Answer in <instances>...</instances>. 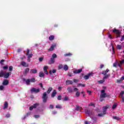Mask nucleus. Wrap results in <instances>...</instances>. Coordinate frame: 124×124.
I'll use <instances>...</instances> for the list:
<instances>
[{
	"label": "nucleus",
	"instance_id": "f257e3e1",
	"mask_svg": "<svg viewBox=\"0 0 124 124\" xmlns=\"http://www.w3.org/2000/svg\"><path fill=\"white\" fill-rule=\"evenodd\" d=\"M105 97H107V94L105 93V90H103L101 91V94L100 96V101H103V98H105Z\"/></svg>",
	"mask_w": 124,
	"mask_h": 124
},
{
	"label": "nucleus",
	"instance_id": "f03ea898",
	"mask_svg": "<svg viewBox=\"0 0 124 124\" xmlns=\"http://www.w3.org/2000/svg\"><path fill=\"white\" fill-rule=\"evenodd\" d=\"M108 108H109V106H106V107H104L103 108V110L104 111L103 113H100L98 114V116L99 117H103V116H104V115H105V114H106V110H107V109H108Z\"/></svg>",
	"mask_w": 124,
	"mask_h": 124
},
{
	"label": "nucleus",
	"instance_id": "7ed1b4c3",
	"mask_svg": "<svg viewBox=\"0 0 124 124\" xmlns=\"http://www.w3.org/2000/svg\"><path fill=\"white\" fill-rule=\"evenodd\" d=\"M30 54V49H27V52L26 53L27 56H28V62H31V58L32 57V54Z\"/></svg>",
	"mask_w": 124,
	"mask_h": 124
},
{
	"label": "nucleus",
	"instance_id": "20e7f679",
	"mask_svg": "<svg viewBox=\"0 0 124 124\" xmlns=\"http://www.w3.org/2000/svg\"><path fill=\"white\" fill-rule=\"evenodd\" d=\"M47 98H48V97H47V93L46 92H45L43 94V102H46L47 101Z\"/></svg>",
	"mask_w": 124,
	"mask_h": 124
},
{
	"label": "nucleus",
	"instance_id": "39448f33",
	"mask_svg": "<svg viewBox=\"0 0 124 124\" xmlns=\"http://www.w3.org/2000/svg\"><path fill=\"white\" fill-rule=\"evenodd\" d=\"M40 90L39 89L32 88L31 91V93H39Z\"/></svg>",
	"mask_w": 124,
	"mask_h": 124
},
{
	"label": "nucleus",
	"instance_id": "423d86ee",
	"mask_svg": "<svg viewBox=\"0 0 124 124\" xmlns=\"http://www.w3.org/2000/svg\"><path fill=\"white\" fill-rule=\"evenodd\" d=\"M21 64L22 66H25V67H28V66H29V64L24 61L21 62Z\"/></svg>",
	"mask_w": 124,
	"mask_h": 124
},
{
	"label": "nucleus",
	"instance_id": "0eeeda50",
	"mask_svg": "<svg viewBox=\"0 0 124 124\" xmlns=\"http://www.w3.org/2000/svg\"><path fill=\"white\" fill-rule=\"evenodd\" d=\"M38 106V104H35L33 105V106H32L30 107V111H31L33 108H36Z\"/></svg>",
	"mask_w": 124,
	"mask_h": 124
},
{
	"label": "nucleus",
	"instance_id": "6e6552de",
	"mask_svg": "<svg viewBox=\"0 0 124 124\" xmlns=\"http://www.w3.org/2000/svg\"><path fill=\"white\" fill-rule=\"evenodd\" d=\"M9 83V81L7 79H4L3 81L2 85L3 86H7V85Z\"/></svg>",
	"mask_w": 124,
	"mask_h": 124
},
{
	"label": "nucleus",
	"instance_id": "1a4fd4ad",
	"mask_svg": "<svg viewBox=\"0 0 124 124\" xmlns=\"http://www.w3.org/2000/svg\"><path fill=\"white\" fill-rule=\"evenodd\" d=\"M82 69H79L78 70H76L75 71H74V73L75 74H78L79 73H81L82 72Z\"/></svg>",
	"mask_w": 124,
	"mask_h": 124
},
{
	"label": "nucleus",
	"instance_id": "9d476101",
	"mask_svg": "<svg viewBox=\"0 0 124 124\" xmlns=\"http://www.w3.org/2000/svg\"><path fill=\"white\" fill-rule=\"evenodd\" d=\"M93 74V73H89L88 75H86L84 77V78L85 79V80H88L89 79V78H90V76H91V75H92Z\"/></svg>",
	"mask_w": 124,
	"mask_h": 124
},
{
	"label": "nucleus",
	"instance_id": "9b49d317",
	"mask_svg": "<svg viewBox=\"0 0 124 124\" xmlns=\"http://www.w3.org/2000/svg\"><path fill=\"white\" fill-rule=\"evenodd\" d=\"M85 114H86V115H87V116H91L92 115V111H91L88 109H86L85 110Z\"/></svg>",
	"mask_w": 124,
	"mask_h": 124
},
{
	"label": "nucleus",
	"instance_id": "f8f14e48",
	"mask_svg": "<svg viewBox=\"0 0 124 124\" xmlns=\"http://www.w3.org/2000/svg\"><path fill=\"white\" fill-rule=\"evenodd\" d=\"M113 32H115L118 36H120V31L114 29L112 31Z\"/></svg>",
	"mask_w": 124,
	"mask_h": 124
},
{
	"label": "nucleus",
	"instance_id": "ddd939ff",
	"mask_svg": "<svg viewBox=\"0 0 124 124\" xmlns=\"http://www.w3.org/2000/svg\"><path fill=\"white\" fill-rule=\"evenodd\" d=\"M56 46H57V45L56 44L52 45L51 46L50 48L49 49L48 51H53V50H54V47H56Z\"/></svg>",
	"mask_w": 124,
	"mask_h": 124
},
{
	"label": "nucleus",
	"instance_id": "4468645a",
	"mask_svg": "<svg viewBox=\"0 0 124 124\" xmlns=\"http://www.w3.org/2000/svg\"><path fill=\"white\" fill-rule=\"evenodd\" d=\"M10 74H11V72L6 73L4 75V78H8V77H9V75H10Z\"/></svg>",
	"mask_w": 124,
	"mask_h": 124
},
{
	"label": "nucleus",
	"instance_id": "2eb2a0df",
	"mask_svg": "<svg viewBox=\"0 0 124 124\" xmlns=\"http://www.w3.org/2000/svg\"><path fill=\"white\" fill-rule=\"evenodd\" d=\"M47 69H48V66H44V71H45V73H46V74H48V71H47Z\"/></svg>",
	"mask_w": 124,
	"mask_h": 124
},
{
	"label": "nucleus",
	"instance_id": "dca6fc26",
	"mask_svg": "<svg viewBox=\"0 0 124 124\" xmlns=\"http://www.w3.org/2000/svg\"><path fill=\"white\" fill-rule=\"evenodd\" d=\"M73 82L72 80H66V85H72Z\"/></svg>",
	"mask_w": 124,
	"mask_h": 124
},
{
	"label": "nucleus",
	"instance_id": "f3484780",
	"mask_svg": "<svg viewBox=\"0 0 124 124\" xmlns=\"http://www.w3.org/2000/svg\"><path fill=\"white\" fill-rule=\"evenodd\" d=\"M108 72H109V69H107L106 71H104L102 72V74H103V75H104L105 76L106 75V74H107V73H108Z\"/></svg>",
	"mask_w": 124,
	"mask_h": 124
},
{
	"label": "nucleus",
	"instance_id": "a211bd4d",
	"mask_svg": "<svg viewBox=\"0 0 124 124\" xmlns=\"http://www.w3.org/2000/svg\"><path fill=\"white\" fill-rule=\"evenodd\" d=\"M24 81H25L27 85H30V83H31V79H24Z\"/></svg>",
	"mask_w": 124,
	"mask_h": 124
},
{
	"label": "nucleus",
	"instance_id": "6ab92c4d",
	"mask_svg": "<svg viewBox=\"0 0 124 124\" xmlns=\"http://www.w3.org/2000/svg\"><path fill=\"white\" fill-rule=\"evenodd\" d=\"M37 72V70L36 69H31L30 71L31 73H34L35 74Z\"/></svg>",
	"mask_w": 124,
	"mask_h": 124
},
{
	"label": "nucleus",
	"instance_id": "aec40b11",
	"mask_svg": "<svg viewBox=\"0 0 124 124\" xmlns=\"http://www.w3.org/2000/svg\"><path fill=\"white\" fill-rule=\"evenodd\" d=\"M124 60H123L122 61H121L119 63H118V66L121 67V66H122V64H124Z\"/></svg>",
	"mask_w": 124,
	"mask_h": 124
},
{
	"label": "nucleus",
	"instance_id": "412c9836",
	"mask_svg": "<svg viewBox=\"0 0 124 124\" xmlns=\"http://www.w3.org/2000/svg\"><path fill=\"white\" fill-rule=\"evenodd\" d=\"M3 76L4 77V72H3V71L1 70L0 72V77H3Z\"/></svg>",
	"mask_w": 124,
	"mask_h": 124
},
{
	"label": "nucleus",
	"instance_id": "4be33fe9",
	"mask_svg": "<svg viewBox=\"0 0 124 124\" xmlns=\"http://www.w3.org/2000/svg\"><path fill=\"white\" fill-rule=\"evenodd\" d=\"M56 94H57V92H56V90H54L51 94L52 97H54Z\"/></svg>",
	"mask_w": 124,
	"mask_h": 124
},
{
	"label": "nucleus",
	"instance_id": "5701e85b",
	"mask_svg": "<svg viewBox=\"0 0 124 124\" xmlns=\"http://www.w3.org/2000/svg\"><path fill=\"white\" fill-rule=\"evenodd\" d=\"M67 91L69 93H72V92H73V91H72V88L71 87H68L67 88Z\"/></svg>",
	"mask_w": 124,
	"mask_h": 124
},
{
	"label": "nucleus",
	"instance_id": "b1692460",
	"mask_svg": "<svg viewBox=\"0 0 124 124\" xmlns=\"http://www.w3.org/2000/svg\"><path fill=\"white\" fill-rule=\"evenodd\" d=\"M8 106V104L7 103V102H5L4 105V109H6Z\"/></svg>",
	"mask_w": 124,
	"mask_h": 124
},
{
	"label": "nucleus",
	"instance_id": "393cba45",
	"mask_svg": "<svg viewBox=\"0 0 124 124\" xmlns=\"http://www.w3.org/2000/svg\"><path fill=\"white\" fill-rule=\"evenodd\" d=\"M76 110L78 111H81V110H82V107L78 106L76 107Z\"/></svg>",
	"mask_w": 124,
	"mask_h": 124
},
{
	"label": "nucleus",
	"instance_id": "a878e982",
	"mask_svg": "<svg viewBox=\"0 0 124 124\" xmlns=\"http://www.w3.org/2000/svg\"><path fill=\"white\" fill-rule=\"evenodd\" d=\"M39 77H44V73H43V72H40Z\"/></svg>",
	"mask_w": 124,
	"mask_h": 124
},
{
	"label": "nucleus",
	"instance_id": "bb28decb",
	"mask_svg": "<svg viewBox=\"0 0 124 124\" xmlns=\"http://www.w3.org/2000/svg\"><path fill=\"white\" fill-rule=\"evenodd\" d=\"M123 80H124V77H122L120 78V79L117 80V82H118V83H120V82H122V81H123Z\"/></svg>",
	"mask_w": 124,
	"mask_h": 124
},
{
	"label": "nucleus",
	"instance_id": "cd10ccee",
	"mask_svg": "<svg viewBox=\"0 0 124 124\" xmlns=\"http://www.w3.org/2000/svg\"><path fill=\"white\" fill-rule=\"evenodd\" d=\"M57 70L55 69L53 70L52 71H49V74H52V73H56Z\"/></svg>",
	"mask_w": 124,
	"mask_h": 124
},
{
	"label": "nucleus",
	"instance_id": "c85d7f7f",
	"mask_svg": "<svg viewBox=\"0 0 124 124\" xmlns=\"http://www.w3.org/2000/svg\"><path fill=\"white\" fill-rule=\"evenodd\" d=\"M52 90H53V88L52 87H49L47 90V93H49L52 91Z\"/></svg>",
	"mask_w": 124,
	"mask_h": 124
},
{
	"label": "nucleus",
	"instance_id": "c756f323",
	"mask_svg": "<svg viewBox=\"0 0 124 124\" xmlns=\"http://www.w3.org/2000/svg\"><path fill=\"white\" fill-rule=\"evenodd\" d=\"M55 62V59L51 58L50 63H54Z\"/></svg>",
	"mask_w": 124,
	"mask_h": 124
},
{
	"label": "nucleus",
	"instance_id": "7c9ffc66",
	"mask_svg": "<svg viewBox=\"0 0 124 124\" xmlns=\"http://www.w3.org/2000/svg\"><path fill=\"white\" fill-rule=\"evenodd\" d=\"M86 85L85 84H82L81 83H78V87H85Z\"/></svg>",
	"mask_w": 124,
	"mask_h": 124
},
{
	"label": "nucleus",
	"instance_id": "2f4dec72",
	"mask_svg": "<svg viewBox=\"0 0 124 124\" xmlns=\"http://www.w3.org/2000/svg\"><path fill=\"white\" fill-rule=\"evenodd\" d=\"M99 84H103L104 82H105V80L104 79L100 80L98 81Z\"/></svg>",
	"mask_w": 124,
	"mask_h": 124
},
{
	"label": "nucleus",
	"instance_id": "473e14b6",
	"mask_svg": "<svg viewBox=\"0 0 124 124\" xmlns=\"http://www.w3.org/2000/svg\"><path fill=\"white\" fill-rule=\"evenodd\" d=\"M124 91H122L120 93V97H121V98L122 97H124Z\"/></svg>",
	"mask_w": 124,
	"mask_h": 124
},
{
	"label": "nucleus",
	"instance_id": "72a5a7b5",
	"mask_svg": "<svg viewBox=\"0 0 124 124\" xmlns=\"http://www.w3.org/2000/svg\"><path fill=\"white\" fill-rule=\"evenodd\" d=\"M30 82L31 83H34V82H35V78H32L30 79Z\"/></svg>",
	"mask_w": 124,
	"mask_h": 124
},
{
	"label": "nucleus",
	"instance_id": "f704fd0d",
	"mask_svg": "<svg viewBox=\"0 0 124 124\" xmlns=\"http://www.w3.org/2000/svg\"><path fill=\"white\" fill-rule=\"evenodd\" d=\"M76 95L77 97H79V96H80V92L79 91H77V92L76 93Z\"/></svg>",
	"mask_w": 124,
	"mask_h": 124
},
{
	"label": "nucleus",
	"instance_id": "c9c22d12",
	"mask_svg": "<svg viewBox=\"0 0 124 124\" xmlns=\"http://www.w3.org/2000/svg\"><path fill=\"white\" fill-rule=\"evenodd\" d=\"M64 70H67L68 69V66L67 65H65L63 67Z\"/></svg>",
	"mask_w": 124,
	"mask_h": 124
},
{
	"label": "nucleus",
	"instance_id": "e433bc0d",
	"mask_svg": "<svg viewBox=\"0 0 124 124\" xmlns=\"http://www.w3.org/2000/svg\"><path fill=\"white\" fill-rule=\"evenodd\" d=\"M54 38H55V37H54V36L51 35V36H50L49 37V40H51V41L53 40V39H54Z\"/></svg>",
	"mask_w": 124,
	"mask_h": 124
},
{
	"label": "nucleus",
	"instance_id": "4c0bfd02",
	"mask_svg": "<svg viewBox=\"0 0 124 124\" xmlns=\"http://www.w3.org/2000/svg\"><path fill=\"white\" fill-rule=\"evenodd\" d=\"M117 108V104H114L112 105V109H116Z\"/></svg>",
	"mask_w": 124,
	"mask_h": 124
},
{
	"label": "nucleus",
	"instance_id": "58836bf2",
	"mask_svg": "<svg viewBox=\"0 0 124 124\" xmlns=\"http://www.w3.org/2000/svg\"><path fill=\"white\" fill-rule=\"evenodd\" d=\"M117 48L119 49V50H121V49H122V46L118 45L117 46Z\"/></svg>",
	"mask_w": 124,
	"mask_h": 124
},
{
	"label": "nucleus",
	"instance_id": "ea45409f",
	"mask_svg": "<svg viewBox=\"0 0 124 124\" xmlns=\"http://www.w3.org/2000/svg\"><path fill=\"white\" fill-rule=\"evenodd\" d=\"M68 97L67 96H65V97L63 99V101H67V100H68Z\"/></svg>",
	"mask_w": 124,
	"mask_h": 124
},
{
	"label": "nucleus",
	"instance_id": "a19ab883",
	"mask_svg": "<svg viewBox=\"0 0 124 124\" xmlns=\"http://www.w3.org/2000/svg\"><path fill=\"white\" fill-rule=\"evenodd\" d=\"M109 76H110V75H106L104 78H103V79H107V78H108V77H109Z\"/></svg>",
	"mask_w": 124,
	"mask_h": 124
},
{
	"label": "nucleus",
	"instance_id": "79ce46f5",
	"mask_svg": "<svg viewBox=\"0 0 124 124\" xmlns=\"http://www.w3.org/2000/svg\"><path fill=\"white\" fill-rule=\"evenodd\" d=\"M29 71H30V69L29 68H26L25 69V73L27 74V73H29Z\"/></svg>",
	"mask_w": 124,
	"mask_h": 124
},
{
	"label": "nucleus",
	"instance_id": "37998d69",
	"mask_svg": "<svg viewBox=\"0 0 124 124\" xmlns=\"http://www.w3.org/2000/svg\"><path fill=\"white\" fill-rule=\"evenodd\" d=\"M113 66L114 67H117V66H118V62H116L114 63Z\"/></svg>",
	"mask_w": 124,
	"mask_h": 124
},
{
	"label": "nucleus",
	"instance_id": "c03bdc74",
	"mask_svg": "<svg viewBox=\"0 0 124 124\" xmlns=\"http://www.w3.org/2000/svg\"><path fill=\"white\" fill-rule=\"evenodd\" d=\"M3 89H4V87L3 86H0V91H3Z\"/></svg>",
	"mask_w": 124,
	"mask_h": 124
},
{
	"label": "nucleus",
	"instance_id": "a18cd8bd",
	"mask_svg": "<svg viewBox=\"0 0 124 124\" xmlns=\"http://www.w3.org/2000/svg\"><path fill=\"white\" fill-rule=\"evenodd\" d=\"M52 59H55L57 58V55L54 53L52 55Z\"/></svg>",
	"mask_w": 124,
	"mask_h": 124
},
{
	"label": "nucleus",
	"instance_id": "49530a36",
	"mask_svg": "<svg viewBox=\"0 0 124 124\" xmlns=\"http://www.w3.org/2000/svg\"><path fill=\"white\" fill-rule=\"evenodd\" d=\"M13 69V67L12 66H11L9 67V71H12Z\"/></svg>",
	"mask_w": 124,
	"mask_h": 124
},
{
	"label": "nucleus",
	"instance_id": "de8ad7c7",
	"mask_svg": "<svg viewBox=\"0 0 124 124\" xmlns=\"http://www.w3.org/2000/svg\"><path fill=\"white\" fill-rule=\"evenodd\" d=\"M87 93H88L89 95H91V94H92V91L88 90Z\"/></svg>",
	"mask_w": 124,
	"mask_h": 124
},
{
	"label": "nucleus",
	"instance_id": "09e8293b",
	"mask_svg": "<svg viewBox=\"0 0 124 124\" xmlns=\"http://www.w3.org/2000/svg\"><path fill=\"white\" fill-rule=\"evenodd\" d=\"M57 98L58 100H61L62 99V96H58Z\"/></svg>",
	"mask_w": 124,
	"mask_h": 124
},
{
	"label": "nucleus",
	"instance_id": "8fccbe9b",
	"mask_svg": "<svg viewBox=\"0 0 124 124\" xmlns=\"http://www.w3.org/2000/svg\"><path fill=\"white\" fill-rule=\"evenodd\" d=\"M56 108H62V107L60 105H57V106H56Z\"/></svg>",
	"mask_w": 124,
	"mask_h": 124
},
{
	"label": "nucleus",
	"instance_id": "3c124183",
	"mask_svg": "<svg viewBox=\"0 0 124 124\" xmlns=\"http://www.w3.org/2000/svg\"><path fill=\"white\" fill-rule=\"evenodd\" d=\"M91 122L85 121V124H90Z\"/></svg>",
	"mask_w": 124,
	"mask_h": 124
},
{
	"label": "nucleus",
	"instance_id": "603ef678",
	"mask_svg": "<svg viewBox=\"0 0 124 124\" xmlns=\"http://www.w3.org/2000/svg\"><path fill=\"white\" fill-rule=\"evenodd\" d=\"M3 62H4V60H1L0 61V63L1 64H3Z\"/></svg>",
	"mask_w": 124,
	"mask_h": 124
},
{
	"label": "nucleus",
	"instance_id": "864d4df0",
	"mask_svg": "<svg viewBox=\"0 0 124 124\" xmlns=\"http://www.w3.org/2000/svg\"><path fill=\"white\" fill-rule=\"evenodd\" d=\"M71 53H68V54H64V56H71Z\"/></svg>",
	"mask_w": 124,
	"mask_h": 124
},
{
	"label": "nucleus",
	"instance_id": "5fc2aeb1",
	"mask_svg": "<svg viewBox=\"0 0 124 124\" xmlns=\"http://www.w3.org/2000/svg\"><path fill=\"white\" fill-rule=\"evenodd\" d=\"M74 91H75V92H78V88H75L74 89Z\"/></svg>",
	"mask_w": 124,
	"mask_h": 124
},
{
	"label": "nucleus",
	"instance_id": "6e6d98bb",
	"mask_svg": "<svg viewBox=\"0 0 124 124\" xmlns=\"http://www.w3.org/2000/svg\"><path fill=\"white\" fill-rule=\"evenodd\" d=\"M3 69H7V68H8V66H5L3 67Z\"/></svg>",
	"mask_w": 124,
	"mask_h": 124
},
{
	"label": "nucleus",
	"instance_id": "4d7b16f0",
	"mask_svg": "<svg viewBox=\"0 0 124 124\" xmlns=\"http://www.w3.org/2000/svg\"><path fill=\"white\" fill-rule=\"evenodd\" d=\"M73 81L75 83H77V82H78V79H74Z\"/></svg>",
	"mask_w": 124,
	"mask_h": 124
},
{
	"label": "nucleus",
	"instance_id": "13d9d810",
	"mask_svg": "<svg viewBox=\"0 0 124 124\" xmlns=\"http://www.w3.org/2000/svg\"><path fill=\"white\" fill-rule=\"evenodd\" d=\"M39 60V62H42L43 61V58H40Z\"/></svg>",
	"mask_w": 124,
	"mask_h": 124
},
{
	"label": "nucleus",
	"instance_id": "bf43d9fd",
	"mask_svg": "<svg viewBox=\"0 0 124 124\" xmlns=\"http://www.w3.org/2000/svg\"><path fill=\"white\" fill-rule=\"evenodd\" d=\"M34 118H35V119H37L38 118H39V115H35L34 116Z\"/></svg>",
	"mask_w": 124,
	"mask_h": 124
},
{
	"label": "nucleus",
	"instance_id": "052dcab7",
	"mask_svg": "<svg viewBox=\"0 0 124 124\" xmlns=\"http://www.w3.org/2000/svg\"><path fill=\"white\" fill-rule=\"evenodd\" d=\"M113 119H114V120H119V118L116 116L113 117Z\"/></svg>",
	"mask_w": 124,
	"mask_h": 124
},
{
	"label": "nucleus",
	"instance_id": "680f3d73",
	"mask_svg": "<svg viewBox=\"0 0 124 124\" xmlns=\"http://www.w3.org/2000/svg\"><path fill=\"white\" fill-rule=\"evenodd\" d=\"M6 118H9V117H10V114H6Z\"/></svg>",
	"mask_w": 124,
	"mask_h": 124
},
{
	"label": "nucleus",
	"instance_id": "e2e57ef3",
	"mask_svg": "<svg viewBox=\"0 0 124 124\" xmlns=\"http://www.w3.org/2000/svg\"><path fill=\"white\" fill-rule=\"evenodd\" d=\"M89 105H90V106H94V104L92 103Z\"/></svg>",
	"mask_w": 124,
	"mask_h": 124
},
{
	"label": "nucleus",
	"instance_id": "0e129e2a",
	"mask_svg": "<svg viewBox=\"0 0 124 124\" xmlns=\"http://www.w3.org/2000/svg\"><path fill=\"white\" fill-rule=\"evenodd\" d=\"M81 93L82 94L83 96H85V92H82Z\"/></svg>",
	"mask_w": 124,
	"mask_h": 124
},
{
	"label": "nucleus",
	"instance_id": "69168bd1",
	"mask_svg": "<svg viewBox=\"0 0 124 124\" xmlns=\"http://www.w3.org/2000/svg\"><path fill=\"white\" fill-rule=\"evenodd\" d=\"M124 40V37L122 36L121 39V41H123Z\"/></svg>",
	"mask_w": 124,
	"mask_h": 124
},
{
	"label": "nucleus",
	"instance_id": "338daca9",
	"mask_svg": "<svg viewBox=\"0 0 124 124\" xmlns=\"http://www.w3.org/2000/svg\"><path fill=\"white\" fill-rule=\"evenodd\" d=\"M58 90H59V91H61V90H62V87H59L58 88Z\"/></svg>",
	"mask_w": 124,
	"mask_h": 124
},
{
	"label": "nucleus",
	"instance_id": "774afa93",
	"mask_svg": "<svg viewBox=\"0 0 124 124\" xmlns=\"http://www.w3.org/2000/svg\"><path fill=\"white\" fill-rule=\"evenodd\" d=\"M122 99V101H123V102H124V96L122 97V98H121Z\"/></svg>",
	"mask_w": 124,
	"mask_h": 124
}]
</instances>
